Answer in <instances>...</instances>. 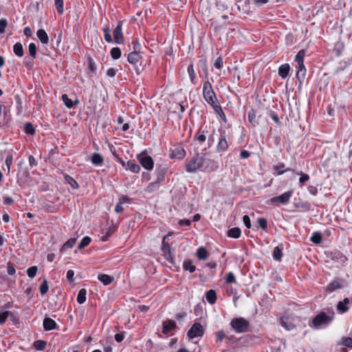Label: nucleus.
<instances>
[{"instance_id": "obj_1", "label": "nucleus", "mask_w": 352, "mask_h": 352, "mask_svg": "<svg viewBox=\"0 0 352 352\" xmlns=\"http://www.w3.org/2000/svg\"><path fill=\"white\" fill-rule=\"evenodd\" d=\"M217 168V164L213 160H207L205 153H196L186 162V170L190 173H195L197 170L212 171Z\"/></svg>"}, {"instance_id": "obj_2", "label": "nucleus", "mask_w": 352, "mask_h": 352, "mask_svg": "<svg viewBox=\"0 0 352 352\" xmlns=\"http://www.w3.org/2000/svg\"><path fill=\"white\" fill-rule=\"evenodd\" d=\"M215 138L218 139V144L217 150L218 152L226 151L229 146L228 139L229 133L224 129H219L216 131L214 128H212L211 134L208 135V144L209 146L215 142Z\"/></svg>"}, {"instance_id": "obj_3", "label": "nucleus", "mask_w": 352, "mask_h": 352, "mask_svg": "<svg viewBox=\"0 0 352 352\" xmlns=\"http://www.w3.org/2000/svg\"><path fill=\"white\" fill-rule=\"evenodd\" d=\"M334 316L335 312L333 308L325 309L313 318L312 324L310 326L315 329H319L322 326L328 325L333 321Z\"/></svg>"}, {"instance_id": "obj_4", "label": "nucleus", "mask_w": 352, "mask_h": 352, "mask_svg": "<svg viewBox=\"0 0 352 352\" xmlns=\"http://www.w3.org/2000/svg\"><path fill=\"white\" fill-rule=\"evenodd\" d=\"M203 96L205 100L215 110L221 108L217 101L215 93L208 80H206L203 85Z\"/></svg>"}, {"instance_id": "obj_5", "label": "nucleus", "mask_w": 352, "mask_h": 352, "mask_svg": "<svg viewBox=\"0 0 352 352\" xmlns=\"http://www.w3.org/2000/svg\"><path fill=\"white\" fill-rule=\"evenodd\" d=\"M232 329L236 333L247 332L249 328V322L243 318H234L230 322Z\"/></svg>"}, {"instance_id": "obj_6", "label": "nucleus", "mask_w": 352, "mask_h": 352, "mask_svg": "<svg viewBox=\"0 0 352 352\" xmlns=\"http://www.w3.org/2000/svg\"><path fill=\"white\" fill-rule=\"evenodd\" d=\"M138 159L140 164L146 170H151L153 168V160L149 155L143 153L138 155Z\"/></svg>"}, {"instance_id": "obj_7", "label": "nucleus", "mask_w": 352, "mask_h": 352, "mask_svg": "<svg viewBox=\"0 0 352 352\" xmlns=\"http://www.w3.org/2000/svg\"><path fill=\"white\" fill-rule=\"evenodd\" d=\"M204 329L201 324L195 322L188 330V336L190 339L202 336Z\"/></svg>"}, {"instance_id": "obj_8", "label": "nucleus", "mask_w": 352, "mask_h": 352, "mask_svg": "<svg viewBox=\"0 0 352 352\" xmlns=\"http://www.w3.org/2000/svg\"><path fill=\"white\" fill-rule=\"evenodd\" d=\"M141 58L140 54L138 52H131L127 56V60L130 64H131L137 74L140 73V68L138 66V63Z\"/></svg>"}, {"instance_id": "obj_9", "label": "nucleus", "mask_w": 352, "mask_h": 352, "mask_svg": "<svg viewBox=\"0 0 352 352\" xmlns=\"http://www.w3.org/2000/svg\"><path fill=\"white\" fill-rule=\"evenodd\" d=\"M280 321L282 326L287 331H291L296 327L294 318L289 315H284Z\"/></svg>"}, {"instance_id": "obj_10", "label": "nucleus", "mask_w": 352, "mask_h": 352, "mask_svg": "<svg viewBox=\"0 0 352 352\" xmlns=\"http://www.w3.org/2000/svg\"><path fill=\"white\" fill-rule=\"evenodd\" d=\"M292 191H287V192H284L283 194H282V195H280L279 196L272 197L270 199V201L272 203H275V202L278 201L280 204H287L289 201L290 198L292 197Z\"/></svg>"}, {"instance_id": "obj_11", "label": "nucleus", "mask_w": 352, "mask_h": 352, "mask_svg": "<svg viewBox=\"0 0 352 352\" xmlns=\"http://www.w3.org/2000/svg\"><path fill=\"white\" fill-rule=\"evenodd\" d=\"M122 22L119 21L116 28L113 30V38L114 41L117 44H121L124 41V36L122 32Z\"/></svg>"}, {"instance_id": "obj_12", "label": "nucleus", "mask_w": 352, "mask_h": 352, "mask_svg": "<svg viewBox=\"0 0 352 352\" xmlns=\"http://www.w3.org/2000/svg\"><path fill=\"white\" fill-rule=\"evenodd\" d=\"M170 235V233H168L167 235L164 236L162 242V251L163 252V254L165 258L167 261H170L172 259L171 253H170V246L168 243L166 242V239Z\"/></svg>"}, {"instance_id": "obj_13", "label": "nucleus", "mask_w": 352, "mask_h": 352, "mask_svg": "<svg viewBox=\"0 0 352 352\" xmlns=\"http://www.w3.org/2000/svg\"><path fill=\"white\" fill-rule=\"evenodd\" d=\"M186 155V151L184 148L182 146H177L170 150V158L171 159H177L182 160Z\"/></svg>"}, {"instance_id": "obj_14", "label": "nucleus", "mask_w": 352, "mask_h": 352, "mask_svg": "<svg viewBox=\"0 0 352 352\" xmlns=\"http://www.w3.org/2000/svg\"><path fill=\"white\" fill-rule=\"evenodd\" d=\"M305 52L304 50H300L296 56L295 60L297 63V69H306L304 65V58Z\"/></svg>"}, {"instance_id": "obj_15", "label": "nucleus", "mask_w": 352, "mask_h": 352, "mask_svg": "<svg viewBox=\"0 0 352 352\" xmlns=\"http://www.w3.org/2000/svg\"><path fill=\"white\" fill-rule=\"evenodd\" d=\"M43 328L45 331H51L57 328L56 322L50 318L46 317L43 320Z\"/></svg>"}, {"instance_id": "obj_16", "label": "nucleus", "mask_w": 352, "mask_h": 352, "mask_svg": "<svg viewBox=\"0 0 352 352\" xmlns=\"http://www.w3.org/2000/svg\"><path fill=\"white\" fill-rule=\"evenodd\" d=\"M176 327V323L173 320H166L163 322L162 333L164 334L168 333Z\"/></svg>"}, {"instance_id": "obj_17", "label": "nucleus", "mask_w": 352, "mask_h": 352, "mask_svg": "<svg viewBox=\"0 0 352 352\" xmlns=\"http://www.w3.org/2000/svg\"><path fill=\"white\" fill-rule=\"evenodd\" d=\"M212 128V127H211L210 126H206L200 134H198L196 135V139L200 144H202L203 142H204L206 141V133H211Z\"/></svg>"}, {"instance_id": "obj_18", "label": "nucleus", "mask_w": 352, "mask_h": 352, "mask_svg": "<svg viewBox=\"0 0 352 352\" xmlns=\"http://www.w3.org/2000/svg\"><path fill=\"white\" fill-rule=\"evenodd\" d=\"M36 36L43 44H47L49 38L47 34L43 29H40L36 32Z\"/></svg>"}, {"instance_id": "obj_19", "label": "nucleus", "mask_w": 352, "mask_h": 352, "mask_svg": "<svg viewBox=\"0 0 352 352\" xmlns=\"http://www.w3.org/2000/svg\"><path fill=\"white\" fill-rule=\"evenodd\" d=\"M289 70L290 67L288 64L281 65L278 68V74L281 78H285L288 76Z\"/></svg>"}, {"instance_id": "obj_20", "label": "nucleus", "mask_w": 352, "mask_h": 352, "mask_svg": "<svg viewBox=\"0 0 352 352\" xmlns=\"http://www.w3.org/2000/svg\"><path fill=\"white\" fill-rule=\"evenodd\" d=\"M206 300L211 305H214L216 302L217 294L214 290L210 289L206 294Z\"/></svg>"}, {"instance_id": "obj_21", "label": "nucleus", "mask_w": 352, "mask_h": 352, "mask_svg": "<svg viewBox=\"0 0 352 352\" xmlns=\"http://www.w3.org/2000/svg\"><path fill=\"white\" fill-rule=\"evenodd\" d=\"M62 100L65 104V106L69 108L72 109L74 106L77 105L78 104V100H76L74 102L69 98L67 94H63L62 95Z\"/></svg>"}, {"instance_id": "obj_22", "label": "nucleus", "mask_w": 352, "mask_h": 352, "mask_svg": "<svg viewBox=\"0 0 352 352\" xmlns=\"http://www.w3.org/2000/svg\"><path fill=\"white\" fill-rule=\"evenodd\" d=\"M196 255L200 260H206L209 256V254L205 248L200 247L197 249Z\"/></svg>"}, {"instance_id": "obj_23", "label": "nucleus", "mask_w": 352, "mask_h": 352, "mask_svg": "<svg viewBox=\"0 0 352 352\" xmlns=\"http://www.w3.org/2000/svg\"><path fill=\"white\" fill-rule=\"evenodd\" d=\"M98 278L104 285L111 284L113 280V277L107 274H99Z\"/></svg>"}, {"instance_id": "obj_24", "label": "nucleus", "mask_w": 352, "mask_h": 352, "mask_svg": "<svg viewBox=\"0 0 352 352\" xmlns=\"http://www.w3.org/2000/svg\"><path fill=\"white\" fill-rule=\"evenodd\" d=\"M126 167L129 168L131 172L138 173L140 170V166L136 164L134 161L129 160L126 163Z\"/></svg>"}, {"instance_id": "obj_25", "label": "nucleus", "mask_w": 352, "mask_h": 352, "mask_svg": "<svg viewBox=\"0 0 352 352\" xmlns=\"http://www.w3.org/2000/svg\"><path fill=\"white\" fill-rule=\"evenodd\" d=\"M14 54L19 57H22L24 54L23 45L21 43H16L13 46Z\"/></svg>"}, {"instance_id": "obj_26", "label": "nucleus", "mask_w": 352, "mask_h": 352, "mask_svg": "<svg viewBox=\"0 0 352 352\" xmlns=\"http://www.w3.org/2000/svg\"><path fill=\"white\" fill-rule=\"evenodd\" d=\"M241 230L239 228L235 227L230 229L228 232V236L231 238L238 239L241 236Z\"/></svg>"}, {"instance_id": "obj_27", "label": "nucleus", "mask_w": 352, "mask_h": 352, "mask_svg": "<svg viewBox=\"0 0 352 352\" xmlns=\"http://www.w3.org/2000/svg\"><path fill=\"white\" fill-rule=\"evenodd\" d=\"M284 167H285V164L283 163H279V164L274 166L273 168L274 170L277 171V174L278 175H280L285 172L292 170V169H290L289 168L284 169Z\"/></svg>"}, {"instance_id": "obj_28", "label": "nucleus", "mask_w": 352, "mask_h": 352, "mask_svg": "<svg viewBox=\"0 0 352 352\" xmlns=\"http://www.w3.org/2000/svg\"><path fill=\"white\" fill-rule=\"evenodd\" d=\"M91 162L96 166L101 165L103 163V157L99 153H95L92 155Z\"/></svg>"}, {"instance_id": "obj_29", "label": "nucleus", "mask_w": 352, "mask_h": 352, "mask_svg": "<svg viewBox=\"0 0 352 352\" xmlns=\"http://www.w3.org/2000/svg\"><path fill=\"white\" fill-rule=\"evenodd\" d=\"M183 267L184 270L189 271L190 273L194 272L196 270L195 266L192 265L190 260H185L183 263Z\"/></svg>"}, {"instance_id": "obj_30", "label": "nucleus", "mask_w": 352, "mask_h": 352, "mask_svg": "<svg viewBox=\"0 0 352 352\" xmlns=\"http://www.w3.org/2000/svg\"><path fill=\"white\" fill-rule=\"evenodd\" d=\"M86 294H87V291L85 289L82 288V289H80V291L78 292V296H77V299H76L77 302L79 304H82L85 302Z\"/></svg>"}, {"instance_id": "obj_31", "label": "nucleus", "mask_w": 352, "mask_h": 352, "mask_svg": "<svg viewBox=\"0 0 352 352\" xmlns=\"http://www.w3.org/2000/svg\"><path fill=\"white\" fill-rule=\"evenodd\" d=\"M28 52L30 56L35 59L36 58L37 47L34 43H31L28 47Z\"/></svg>"}, {"instance_id": "obj_32", "label": "nucleus", "mask_w": 352, "mask_h": 352, "mask_svg": "<svg viewBox=\"0 0 352 352\" xmlns=\"http://www.w3.org/2000/svg\"><path fill=\"white\" fill-rule=\"evenodd\" d=\"M12 160H13V158H12V155H7V157L6 158V161H5L6 168L3 167V169L4 170H7L8 174H9L10 172V166L12 164Z\"/></svg>"}, {"instance_id": "obj_33", "label": "nucleus", "mask_w": 352, "mask_h": 352, "mask_svg": "<svg viewBox=\"0 0 352 352\" xmlns=\"http://www.w3.org/2000/svg\"><path fill=\"white\" fill-rule=\"evenodd\" d=\"M121 50L119 47H113L110 52L111 56L113 59H118L121 56Z\"/></svg>"}, {"instance_id": "obj_34", "label": "nucleus", "mask_w": 352, "mask_h": 352, "mask_svg": "<svg viewBox=\"0 0 352 352\" xmlns=\"http://www.w3.org/2000/svg\"><path fill=\"white\" fill-rule=\"evenodd\" d=\"M340 287H341V285H340V283L338 282L333 281L327 285L326 289L329 292H332L337 289H340Z\"/></svg>"}, {"instance_id": "obj_35", "label": "nucleus", "mask_w": 352, "mask_h": 352, "mask_svg": "<svg viewBox=\"0 0 352 352\" xmlns=\"http://www.w3.org/2000/svg\"><path fill=\"white\" fill-rule=\"evenodd\" d=\"M283 256L282 250L279 247H275L273 251V258L276 261H280Z\"/></svg>"}, {"instance_id": "obj_36", "label": "nucleus", "mask_w": 352, "mask_h": 352, "mask_svg": "<svg viewBox=\"0 0 352 352\" xmlns=\"http://www.w3.org/2000/svg\"><path fill=\"white\" fill-rule=\"evenodd\" d=\"M76 239L75 238L69 239L68 241H67L63 245V247L60 249V251L63 252V250L67 249V248H72L74 245L76 243Z\"/></svg>"}, {"instance_id": "obj_37", "label": "nucleus", "mask_w": 352, "mask_h": 352, "mask_svg": "<svg viewBox=\"0 0 352 352\" xmlns=\"http://www.w3.org/2000/svg\"><path fill=\"white\" fill-rule=\"evenodd\" d=\"M311 241L315 244H320L322 241L321 234L317 232H314L311 237Z\"/></svg>"}, {"instance_id": "obj_38", "label": "nucleus", "mask_w": 352, "mask_h": 352, "mask_svg": "<svg viewBox=\"0 0 352 352\" xmlns=\"http://www.w3.org/2000/svg\"><path fill=\"white\" fill-rule=\"evenodd\" d=\"M65 182L69 184L72 188L74 189H76L78 188V183L76 182L75 179H74L72 177L69 176V175H66L65 177Z\"/></svg>"}, {"instance_id": "obj_39", "label": "nucleus", "mask_w": 352, "mask_h": 352, "mask_svg": "<svg viewBox=\"0 0 352 352\" xmlns=\"http://www.w3.org/2000/svg\"><path fill=\"white\" fill-rule=\"evenodd\" d=\"M46 346V342L43 340H36L34 342V348L38 351L44 350Z\"/></svg>"}, {"instance_id": "obj_40", "label": "nucleus", "mask_w": 352, "mask_h": 352, "mask_svg": "<svg viewBox=\"0 0 352 352\" xmlns=\"http://www.w3.org/2000/svg\"><path fill=\"white\" fill-rule=\"evenodd\" d=\"M91 241V238L89 236L83 237L82 239L81 240L80 243H79L78 248L79 250L83 249L84 248H85L90 243Z\"/></svg>"}, {"instance_id": "obj_41", "label": "nucleus", "mask_w": 352, "mask_h": 352, "mask_svg": "<svg viewBox=\"0 0 352 352\" xmlns=\"http://www.w3.org/2000/svg\"><path fill=\"white\" fill-rule=\"evenodd\" d=\"M25 132L29 135H34L35 133V129L30 122H27L24 127Z\"/></svg>"}, {"instance_id": "obj_42", "label": "nucleus", "mask_w": 352, "mask_h": 352, "mask_svg": "<svg viewBox=\"0 0 352 352\" xmlns=\"http://www.w3.org/2000/svg\"><path fill=\"white\" fill-rule=\"evenodd\" d=\"M49 289L47 281L46 280H44L43 283L41 284L39 290L41 295L45 294Z\"/></svg>"}, {"instance_id": "obj_43", "label": "nucleus", "mask_w": 352, "mask_h": 352, "mask_svg": "<svg viewBox=\"0 0 352 352\" xmlns=\"http://www.w3.org/2000/svg\"><path fill=\"white\" fill-rule=\"evenodd\" d=\"M54 3L58 12L63 14L64 11L63 0H54Z\"/></svg>"}, {"instance_id": "obj_44", "label": "nucleus", "mask_w": 352, "mask_h": 352, "mask_svg": "<svg viewBox=\"0 0 352 352\" xmlns=\"http://www.w3.org/2000/svg\"><path fill=\"white\" fill-rule=\"evenodd\" d=\"M103 32H104V40L107 43L112 42L113 39L110 34V28H103Z\"/></svg>"}, {"instance_id": "obj_45", "label": "nucleus", "mask_w": 352, "mask_h": 352, "mask_svg": "<svg viewBox=\"0 0 352 352\" xmlns=\"http://www.w3.org/2000/svg\"><path fill=\"white\" fill-rule=\"evenodd\" d=\"M14 98H15V100H16V109H17V112L18 113H21L22 112V110H23V106H22V100L20 98V96L16 94L15 96H14Z\"/></svg>"}, {"instance_id": "obj_46", "label": "nucleus", "mask_w": 352, "mask_h": 352, "mask_svg": "<svg viewBox=\"0 0 352 352\" xmlns=\"http://www.w3.org/2000/svg\"><path fill=\"white\" fill-rule=\"evenodd\" d=\"M37 270L38 269H37L36 266H32V267H29L27 270L28 276L31 278H34L36 274Z\"/></svg>"}, {"instance_id": "obj_47", "label": "nucleus", "mask_w": 352, "mask_h": 352, "mask_svg": "<svg viewBox=\"0 0 352 352\" xmlns=\"http://www.w3.org/2000/svg\"><path fill=\"white\" fill-rule=\"evenodd\" d=\"M226 282L228 284L234 283L236 282L235 276L232 272H229L226 274Z\"/></svg>"}, {"instance_id": "obj_48", "label": "nucleus", "mask_w": 352, "mask_h": 352, "mask_svg": "<svg viewBox=\"0 0 352 352\" xmlns=\"http://www.w3.org/2000/svg\"><path fill=\"white\" fill-rule=\"evenodd\" d=\"M306 74V69H298L296 72V78L299 81H302L305 79Z\"/></svg>"}, {"instance_id": "obj_49", "label": "nucleus", "mask_w": 352, "mask_h": 352, "mask_svg": "<svg viewBox=\"0 0 352 352\" xmlns=\"http://www.w3.org/2000/svg\"><path fill=\"white\" fill-rule=\"evenodd\" d=\"M188 73L189 74V76H190L191 82L192 83H194V80H195V78L196 77V75H195V73L192 65H190L188 67Z\"/></svg>"}, {"instance_id": "obj_50", "label": "nucleus", "mask_w": 352, "mask_h": 352, "mask_svg": "<svg viewBox=\"0 0 352 352\" xmlns=\"http://www.w3.org/2000/svg\"><path fill=\"white\" fill-rule=\"evenodd\" d=\"M10 314V312L8 311L0 313V324H3L6 322L7 318Z\"/></svg>"}, {"instance_id": "obj_51", "label": "nucleus", "mask_w": 352, "mask_h": 352, "mask_svg": "<svg viewBox=\"0 0 352 352\" xmlns=\"http://www.w3.org/2000/svg\"><path fill=\"white\" fill-rule=\"evenodd\" d=\"M337 309L341 313H345L348 311L349 307L345 304H343V302L340 301L337 305Z\"/></svg>"}, {"instance_id": "obj_52", "label": "nucleus", "mask_w": 352, "mask_h": 352, "mask_svg": "<svg viewBox=\"0 0 352 352\" xmlns=\"http://www.w3.org/2000/svg\"><path fill=\"white\" fill-rule=\"evenodd\" d=\"M258 223L259 225V227L262 230H265L267 227V219L265 218H258Z\"/></svg>"}, {"instance_id": "obj_53", "label": "nucleus", "mask_w": 352, "mask_h": 352, "mask_svg": "<svg viewBox=\"0 0 352 352\" xmlns=\"http://www.w3.org/2000/svg\"><path fill=\"white\" fill-rule=\"evenodd\" d=\"M114 232V230L113 228H109L104 235H103L101 238L102 241H106L108 240V239L109 238V236L113 234V232Z\"/></svg>"}, {"instance_id": "obj_54", "label": "nucleus", "mask_w": 352, "mask_h": 352, "mask_svg": "<svg viewBox=\"0 0 352 352\" xmlns=\"http://www.w3.org/2000/svg\"><path fill=\"white\" fill-rule=\"evenodd\" d=\"M7 272L9 275H14L16 272L14 265L11 262H8L7 264Z\"/></svg>"}, {"instance_id": "obj_55", "label": "nucleus", "mask_w": 352, "mask_h": 352, "mask_svg": "<svg viewBox=\"0 0 352 352\" xmlns=\"http://www.w3.org/2000/svg\"><path fill=\"white\" fill-rule=\"evenodd\" d=\"M297 174L300 175V177L299 179V182L301 184H304L305 182L308 181L309 179V176L306 173H303L302 172L297 173Z\"/></svg>"}, {"instance_id": "obj_56", "label": "nucleus", "mask_w": 352, "mask_h": 352, "mask_svg": "<svg viewBox=\"0 0 352 352\" xmlns=\"http://www.w3.org/2000/svg\"><path fill=\"white\" fill-rule=\"evenodd\" d=\"M8 25V21L6 19H0V34L5 32V28Z\"/></svg>"}, {"instance_id": "obj_57", "label": "nucleus", "mask_w": 352, "mask_h": 352, "mask_svg": "<svg viewBox=\"0 0 352 352\" xmlns=\"http://www.w3.org/2000/svg\"><path fill=\"white\" fill-rule=\"evenodd\" d=\"M342 343L343 344V345L347 346V347H349V348H352V338H345L342 340Z\"/></svg>"}, {"instance_id": "obj_58", "label": "nucleus", "mask_w": 352, "mask_h": 352, "mask_svg": "<svg viewBox=\"0 0 352 352\" xmlns=\"http://www.w3.org/2000/svg\"><path fill=\"white\" fill-rule=\"evenodd\" d=\"M214 66L217 68V69H221L222 67H223V60H222V58L221 56L218 57L214 63Z\"/></svg>"}, {"instance_id": "obj_59", "label": "nucleus", "mask_w": 352, "mask_h": 352, "mask_svg": "<svg viewBox=\"0 0 352 352\" xmlns=\"http://www.w3.org/2000/svg\"><path fill=\"white\" fill-rule=\"evenodd\" d=\"M243 221L247 228H251V221L248 215H244L243 217Z\"/></svg>"}, {"instance_id": "obj_60", "label": "nucleus", "mask_w": 352, "mask_h": 352, "mask_svg": "<svg viewBox=\"0 0 352 352\" xmlns=\"http://www.w3.org/2000/svg\"><path fill=\"white\" fill-rule=\"evenodd\" d=\"M88 67L89 69L93 72H94L96 69V66L95 63L93 61V60L89 59L88 63Z\"/></svg>"}, {"instance_id": "obj_61", "label": "nucleus", "mask_w": 352, "mask_h": 352, "mask_svg": "<svg viewBox=\"0 0 352 352\" xmlns=\"http://www.w3.org/2000/svg\"><path fill=\"white\" fill-rule=\"evenodd\" d=\"M23 63L28 69H29V70L32 69L33 63L30 60H28V58H25L24 59Z\"/></svg>"}, {"instance_id": "obj_62", "label": "nucleus", "mask_w": 352, "mask_h": 352, "mask_svg": "<svg viewBox=\"0 0 352 352\" xmlns=\"http://www.w3.org/2000/svg\"><path fill=\"white\" fill-rule=\"evenodd\" d=\"M117 71L113 68H110L107 72V75L110 78H113L116 74Z\"/></svg>"}, {"instance_id": "obj_63", "label": "nucleus", "mask_w": 352, "mask_h": 352, "mask_svg": "<svg viewBox=\"0 0 352 352\" xmlns=\"http://www.w3.org/2000/svg\"><path fill=\"white\" fill-rule=\"evenodd\" d=\"M226 337L225 333L223 331H219L217 333V340L221 342Z\"/></svg>"}, {"instance_id": "obj_64", "label": "nucleus", "mask_w": 352, "mask_h": 352, "mask_svg": "<svg viewBox=\"0 0 352 352\" xmlns=\"http://www.w3.org/2000/svg\"><path fill=\"white\" fill-rule=\"evenodd\" d=\"M74 272L73 270H69L67 272V278L69 280V281H73V278H74Z\"/></svg>"}]
</instances>
